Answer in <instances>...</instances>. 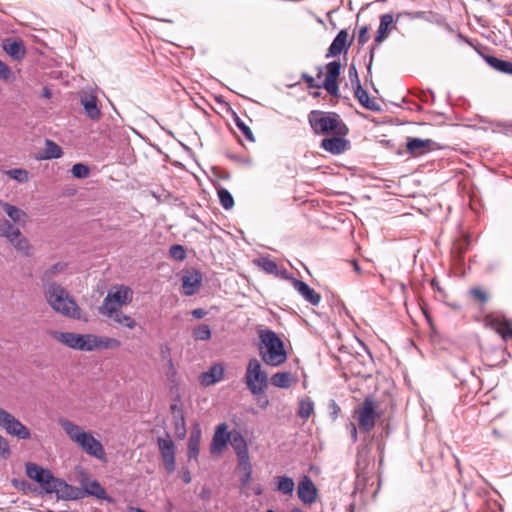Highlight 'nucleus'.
<instances>
[{
  "instance_id": "f257e3e1",
  "label": "nucleus",
  "mask_w": 512,
  "mask_h": 512,
  "mask_svg": "<svg viewBox=\"0 0 512 512\" xmlns=\"http://www.w3.org/2000/svg\"><path fill=\"white\" fill-rule=\"evenodd\" d=\"M58 423L69 439L78 445L85 453L100 460L104 459L105 451L103 445L91 432L85 431L81 426L66 418H60Z\"/></svg>"
},
{
  "instance_id": "f03ea898",
  "label": "nucleus",
  "mask_w": 512,
  "mask_h": 512,
  "mask_svg": "<svg viewBox=\"0 0 512 512\" xmlns=\"http://www.w3.org/2000/svg\"><path fill=\"white\" fill-rule=\"evenodd\" d=\"M45 298L55 312L76 320L83 319L82 309L61 285H45Z\"/></svg>"
},
{
  "instance_id": "7ed1b4c3",
  "label": "nucleus",
  "mask_w": 512,
  "mask_h": 512,
  "mask_svg": "<svg viewBox=\"0 0 512 512\" xmlns=\"http://www.w3.org/2000/svg\"><path fill=\"white\" fill-rule=\"evenodd\" d=\"M259 356L269 366L278 367L286 362L287 353L283 341L272 330L264 329L259 333Z\"/></svg>"
},
{
  "instance_id": "20e7f679",
  "label": "nucleus",
  "mask_w": 512,
  "mask_h": 512,
  "mask_svg": "<svg viewBox=\"0 0 512 512\" xmlns=\"http://www.w3.org/2000/svg\"><path fill=\"white\" fill-rule=\"evenodd\" d=\"M308 121L314 133L318 135L336 134L344 136L348 133V128L340 116L333 112L311 111L308 115Z\"/></svg>"
},
{
  "instance_id": "39448f33",
  "label": "nucleus",
  "mask_w": 512,
  "mask_h": 512,
  "mask_svg": "<svg viewBox=\"0 0 512 512\" xmlns=\"http://www.w3.org/2000/svg\"><path fill=\"white\" fill-rule=\"evenodd\" d=\"M244 382L252 395H259L268 388V374L257 358L249 359L245 371Z\"/></svg>"
},
{
  "instance_id": "423d86ee",
  "label": "nucleus",
  "mask_w": 512,
  "mask_h": 512,
  "mask_svg": "<svg viewBox=\"0 0 512 512\" xmlns=\"http://www.w3.org/2000/svg\"><path fill=\"white\" fill-rule=\"evenodd\" d=\"M133 298V291L131 288L119 285L110 290L104 298L102 305L99 307V312L111 309H121L131 303Z\"/></svg>"
},
{
  "instance_id": "0eeeda50",
  "label": "nucleus",
  "mask_w": 512,
  "mask_h": 512,
  "mask_svg": "<svg viewBox=\"0 0 512 512\" xmlns=\"http://www.w3.org/2000/svg\"><path fill=\"white\" fill-rule=\"evenodd\" d=\"M377 404L371 397L365 398L361 407L355 409L354 414L358 420V425L361 430L370 432L380 417L376 411Z\"/></svg>"
},
{
  "instance_id": "6e6552de",
  "label": "nucleus",
  "mask_w": 512,
  "mask_h": 512,
  "mask_svg": "<svg viewBox=\"0 0 512 512\" xmlns=\"http://www.w3.org/2000/svg\"><path fill=\"white\" fill-rule=\"evenodd\" d=\"M0 427L11 436L26 440L31 437L30 430L10 412L0 407Z\"/></svg>"
},
{
  "instance_id": "1a4fd4ad",
  "label": "nucleus",
  "mask_w": 512,
  "mask_h": 512,
  "mask_svg": "<svg viewBox=\"0 0 512 512\" xmlns=\"http://www.w3.org/2000/svg\"><path fill=\"white\" fill-rule=\"evenodd\" d=\"M46 493H55L58 499L63 500H78L84 497V492L81 488L72 486L59 478H53L50 487Z\"/></svg>"
},
{
  "instance_id": "9d476101",
  "label": "nucleus",
  "mask_w": 512,
  "mask_h": 512,
  "mask_svg": "<svg viewBox=\"0 0 512 512\" xmlns=\"http://www.w3.org/2000/svg\"><path fill=\"white\" fill-rule=\"evenodd\" d=\"M340 70L341 64L339 61H332L326 65V77L322 87L332 96H337L339 92L338 78Z\"/></svg>"
},
{
  "instance_id": "9b49d317",
  "label": "nucleus",
  "mask_w": 512,
  "mask_h": 512,
  "mask_svg": "<svg viewBox=\"0 0 512 512\" xmlns=\"http://www.w3.org/2000/svg\"><path fill=\"white\" fill-rule=\"evenodd\" d=\"M26 474L30 479L39 483L45 492L48 490V487H50L54 478L50 470L44 469L35 463L26 464Z\"/></svg>"
},
{
  "instance_id": "f8f14e48",
  "label": "nucleus",
  "mask_w": 512,
  "mask_h": 512,
  "mask_svg": "<svg viewBox=\"0 0 512 512\" xmlns=\"http://www.w3.org/2000/svg\"><path fill=\"white\" fill-rule=\"evenodd\" d=\"M297 494H298L299 499L304 504L310 505V504H313L314 502H316L317 497H318V490H317L316 485L314 484V482L312 481V479L309 476L304 475L300 479V481L298 483Z\"/></svg>"
},
{
  "instance_id": "ddd939ff",
  "label": "nucleus",
  "mask_w": 512,
  "mask_h": 512,
  "mask_svg": "<svg viewBox=\"0 0 512 512\" xmlns=\"http://www.w3.org/2000/svg\"><path fill=\"white\" fill-rule=\"evenodd\" d=\"M157 444L165 469L168 472H173L175 470L174 442L170 438H158Z\"/></svg>"
},
{
  "instance_id": "4468645a",
  "label": "nucleus",
  "mask_w": 512,
  "mask_h": 512,
  "mask_svg": "<svg viewBox=\"0 0 512 512\" xmlns=\"http://www.w3.org/2000/svg\"><path fill=\"white\" fill-rule=\"evenodd\" d=\"M232 433L233 432H228V426L226 423L218 425L210 445L211 454H220L230 442Z\"/></svg>"
},
{
  "instance_id": "2eb2a0df",
  "label": "nucleus",
  "mask_w": 512,
  "mask_h": 512,
  "mask_svg": "<svg viewBox=\"0 0 512 512\" xmlns=\"http://www.w3.org/2000/svg\"><path fill=\"white\" fill-rule=\"evenodd\" d=\"M202 283V274L197 270H189L182 276V289L186 296L196 294Z\"/></svg>"
},
{
  "instance_id": "dca6fc26",
  "label": "nucleus",
  "mask_w": 512,
  "mask_h": 512,
  "mask_svg": "<svg viewBox=\"0 0 512 512\" xmlns=\"http://www.w3.org/2000/svg\"><path fill=\"white\" fill-rule=\"evenodd\" d=\"M352 43V39H349L348 32L346 30H341L336 37L334 38L333 42L331 43L330 47L328 48V52L326 54V57H334L342 52H347L349 46Z\"/></svg>"
},
{
  "instance_id": "f3484780",
  "label": "nucleus",
  "mask_w": 512,
  "mask_h": 512,
  "mask_svg": "<svg viewBox=\"0 0 512 512\" xmlns=\"http://www.w3.org/2000/svg\"><path fill=\"white\" fill-rule=\"evenodd\" d=\"M100 314L103 316L112 319L119 326L134 329L136 327V321L130 315L125 314L121 309H109L106 311H101Z\"/></svg>"
},
{
  "instance_id": "a211bd4d",
  "label": "nucleus",
  "mask_w": 512,
  "mask_h": 512,
  "mask_svg": "<svg viewBox=\"0 0 512 512\" xmlns=\"http://www.w3.org/2000/svg\"><path fill=\"white\" fill-rule=\"evenodd\" d=\"M52 337L65 346L81 351L83 334L73 332H58L51 333Z\"/></svg>"
},
{
  "instance_id": "6ab92c4d",
  "label": "nucleus",
  "mask_w": 512,
  "mask_h": 512,
  "mask_svg": "<svg viewBox=\"0 0 512 512\" xmlns=\"http://www.w3.org/2000/svg\"><path fill=\"white\" fill-rule=\"evenodd\" d=\"M293 288L310 304L316 306L321 301V296L304 281L293 279Z\"/></svg>"
},
{
  "instance_id": "aec40b11",
  "label": "nucleus",
  "mask_w": 512,
  "mask_h": 512,
  "mask_svg": "<svg viewBox=\"0 0 512 512\" xmlns=\"http://www.w3.org/2000/svg\"><path fill=\"white\" fill-rule=\"evenodd\" d=\"M202 437V430L198 423L193 425L189 441H188V452L187 456L189 460H198L200 452V442Z\"/></svg>"
},
{
  "instance_id": "412c9836",
  "label": "nucleus",
  "mask_w": 512,
  "mask_h": 512,
  "mask_svg": "<svg viewBox=\"0 0 512 512\" xmlns=\"http://www.w3.org/2000/svg\"><path fill=\"white\" fill-rule=\"evenodd\" d=\"M224 366L220 363L212 365L208 371L200 375V382L203 386H210L222 380L224 376Z\"/></svg>"
},
{
  "instance_id": "4be33fe9",
  "label": "nucleus",
  "mask_w": 512,
  "mask_h": 512,
  "mask_svg": "<svg viewBox=\"0 0 512 512\" xmlns=\"http://www.w3.org/2000/svg\"><path fill=\"white\" fill-rule=\"evenodd\" d=\"M2 47L14 60H21L26 54V49L22 41L6 39L3 41Z\"/></svg>"
},
{
  "instance_id": "5701e85b",
  "label": "nucleus",
  "mask_w": 512,
  "mask_h": 512,
  "mask_svg": "<svg viewBox=\"0 0 512 512\" xmlns=\"http://www.w3.org/2000/svg\"><path fill=\"white\" fill-rule=\"evenodd\" d=\"M321 147L324 150L337 155L346 150L347 141L341 137L325 138L321 142Z\"/></svg>"
},
{
  "instance_id": "b1692460",
  "label": "nucleus",
  "mask_w": 512,
  "mask_h": 512,
  "mask_svg": "<svg viewBox=\"0 0 512 512\" xmlns=\"http://www.w3.org/2000/svg\"><path fill=\"white\" fill-rule=\"evenodd\" d=\"M355 97L358 99L360 104L365 107L366 109H369L371 111H378L380 110V106L377 103V101L373 98H370L367 91L364 90L360 83H358V86L355 87Z\"/></svg>"
},
{
  "instance_id": "393cba45",
  "label": "nucleus",
  "mask_w": 512,
  "mask_h": 512,
  "mask_svg": "<svg viewBox=\"0 0 512 512\" xmlns=\"http://www.w3.org/2000/svg\"><path fill=\"white\" fill-rule=\"evenodd\" d=\"M81 104L85 110L86 115L91 120H97L100 117V110L97 106V98L93 95H86L81 98Z\"/></svg>"
},
{
  "instance_id": "a878e982",
  "label": "nucleus",
  "mask_w": 512,
  "mask_h": 512,
  "mask_svg": "<svg viewBox=\"0 0 512 512\" xmlns=\"http://www.w3.org/2000/svg\"><path fill=\"white\" fill-rule=\"evenodd\" d=\"M275 490L284 495H292L295 490V482L288 476L274 477Z\"/></svg>"
},
{
  "instance_id": "bb28decb",
  "label": "nucleus",
  "mask_w": 512,
  "mask_h": 512,
  "mask_svg": "<svg viewBox=\"0 0 512 512\" xmlns=\"http://www.w3.org/2000/svg\"><path fill=\"white\" fill-rule=\"evenodd\" d=\"M81 484L83 486L82 491L84 492V496H86V495L95 496L98 499H104L106 497V492L98 481L82 480Z\"/></svg>"
},
{
  "instance_id": "cd10ccee",
  "label": "nucleus",
  "mask_w": 512,
  "mask_h": 512,
  "mask_svg": "<svg viewBox=\"0 0 512 512\" xmlns=\"http://www.w3.org/2000/svg\"><path fill=\"white\" fill-rule=\"evenodd\" d=\"M393 23V16L391 14H384L380 18V24L375 37V44L379 45L388 35V28Z\"/></svg>"
},
{
  "instance_id": "c85d7f7f",
  "label": "nucleus",
  "mask_w": 512,
  "mask_h": 512,
  "mask_svg": "<svg viewBox=\"0 0 512 512\" xmlns=\"http://www.w3.org/2000/svg\"><path fill=\"white\" fill-rule=\"evenodd\" d=\"M486 62L495 70L504 74L512 75V62L499 59L494 56L485 57Z\"/></svg>"
},
{
  "instance_id": "c756f323",
  "label": "nucleus",
  "mask_w": 512,
  "mask_h": 512,
  "mask_svg": "<svg viewBox=\"0 0 512 512\" xmlns=\"http://www.w3.org/2000/svg\"><path fill=\"white\" fill-rule=\"evenodd\" d=\"M63 155L62 148L54 141L47 139L45 141V148L42 152L41 159H57Z\"/></svg>"
},
{
  "instance_id": "7c9ffc66",
  "label": "nucleus",
  "mask_w": 512,
  "mask_h": 512,
  "mask_svg": "<svg viewBox=\"0 0 512 512\" xmlns=\"http://www.w3.org/2000/svg\"><path fill=\"white\" fill-rule=\"evenodd\" d=\"M230 444L237 456L249 454L246 440L239 432L232 433Z\"/></svg>"
},
{
  "instance_id": "2f4dec72",
  "label": "nucleus",
  "mask_w": 512,
  "mask_h": 512,
  "mask_svg": "<svg viewBox=\"0 0 512 512\" xmlns=\"http://www.w3.org/2000/svg\"><path fill=\"white\" fill-rule=\"evenodd\" d=\"M1 206L4 210V212L7 214V216L15 223H21L24 222V219L26 217V213L21 210L20 208L11 205L6 202H2Z\"/></svg>"
},
{
  "instance_id": "473e14b6",
  "label": "nucleus",
  "mask_w": 512,
  "mask_h": 512,
  "mask_svg": "<svg viewBox=\"0 0 512 512\" xmlns=\"http://www.w3.org/2000/svg\"><path fill=\"white\" fill-rule=\"evenodd\" d=\"M67 268V264L65 262H57L51 266H49L42 275V281L50 284L49 282L58 274L63 273Z\"/></svg>"
},
{
  "instance_id": "72a5a7b5",
  "label": "nucleus",
  "mask_w": 512,
  "mask_h": 512,
  "mask_svg": "<svg viewBox=\"0 0 512 512\" xmlns=\"http://www.w3.org/2000/svg\"><path fill=\"white\" fill-rule=\"evenodd\" d=\"M271 384L277 388H289L292 383V375L290 372H277L272 375Z\"/></svg>"
},
{
  "instance_id": "f704fd0d",
  "label": "nucleus",
  "mask_w": 512,
  "mask_h": 512,
  "mask_svg": "<svg viewBox=\"0 0 512 512\" xmlns=\"http://www.w3.org/2000/svg\"><path fill=\"white\" fill-rule=\"evenodd\" d=\"M21 231L14 227L9 221L4 220L1 224V235L5 237L10 243L19 238Z\"/></svg>"
},
{
  "instance_id": "c9c22d12",
  "label": "nucleus",
  "mask_w": 512,
  "mask_h": 512,
  "mask_svg": "<svg viewBox=\"0 0 512 512\" xmlns=\"http://www.w3.org/2000/svg\"><path fill=\"white\" fill-rule=\"evenodd\" d=\"M13 247L20 253H22L25 256L31 255L32 246L29 243V240L20 234L19 238H16L11 242Z\"/></svg>"
},
{
  "instance_id": "e433bc0d",
  "label": "nucleus",
  "mask_w": 512,
  "mask_h": 512,
  "mask_svg": "<svg viewBox=\"0 0 512 512\" xmlns=\"http://www.w3.org/2000/svg\"><path fill=\"white\" fill-rule=\"evenodd\" d=\"M175 435L179 439H184L186 436V423L182 410H178V415L174 418Z\"/></svg>"
},
{
  "instance_id": "4c0bfd02",
  "label": "nucleus",
  "mask_w": 512,
  "mask_h": 512,
  "mask_svg": "<svg viewBox=\"0 0 512 512\" xmlns=\"http://www.w3.org/2000/svg\"><path fill=\"white\" fill-rule=\"evenodd\" d=\"M314 411V403L310 398L299 401L298 415L302 419H308Z\"/></svg>"
},
{
  "instance_id": "58836bf2",
  "label": "nucleus",
  "mask_w": 512,
  "mask_h": 512,
  "mask_svg": "<svg viewBox=\"0 0 512 512\" xmlns=\"http://www.w3.org/2000/svg\"><path fill=\"white\" fill-rule=\"evenodd\" d=\"M192 336L195 340L207 341L211 338L210 327L207 324H201L193 329Z\"/></svg>"
},
{
  "instance_id": "ea45409f",
  "label": "nucleus",
  "mask_w": 512,
  "mask_h": 512,
  "mask_svg": "<svg viewBox=\"0 0 512 512\" xmlns=\"http://www.w3.org/2000/svg\"><path fill=\"white\" fill-rule=\"evenodd\" d=\"M5 174L19 183H26L29 180V173L25 169L15 168L5 171Z\"/></svg>"
},
{
  "instance_id": "a19ab883",
  "label": "nucleus",
  "mask_w": 512,
  "mask_h": 512,
  "mask_svg": "<svg viewBox=\"0 0 512 512\" xmlns=\"http://www.w3.org/2000/svg\"><path fill=\"white\" fill-rule=\"evenodd\" d=\"M257 265L266 273L276 274V275L278 274L277 264L273 260H271L267 257H262V258L258 259Z\"/></svg>"
},
{
  "instance_id": "79ce46f5",
  "label": "nucleus",
  "mask_w": 512,
  "mask_h": 512,
  "mask_svg": "<svg viewBox=\"0 0 512 512\" xmlns=\"http://www.w3.org/2000/svg\"><path fill=\"white\" fill-rule=\"evenodd\" d=\"M121 346V342L111 337L97 336V349H111Z\"/></svg>"
},
{
  "instance_id": "37998d69",
  "label": "nucleus",
  "mask_w": 512,
  "mask_h": 512,
  "mask_svg": "<svg viewBox=\"0 0 512 512\" xmlns=\"http://www.w3.org/2000/svg\"><path fill=\"white\" fill-rule=\"evenodd\" d=\"M218 197L222 207L226 210L231 209L234 206V199L231 193L224 188L218 190Z\"/></svg>"
},
{
  "instance_id": "c03bdc74",
  "label": "nucleus",
  "mask_w": 512,
  "mask_h": 512,
  "mask_svg": "<svg viewBox=\"0 0 512 512\" xmlns=\"http://www.w3.org/2000/svg\"><path fill=\"white\" fill-rule=\"evenodd\" d=\"M97 350V335L83 334L81 351Z\"/></svg>"
},
{
  "instance_id": "a18cd8bd",
  "label": "nucleus",
  "mask_w": 512,
  "mask_h": 512,
  "mask_svg": "<svg viewBox=\"0 0 512 512\" xmlns=\"http://www.w3.org/2000/svg\"><path fill=\"white\" fill-rule=\"evenodd\" d=\"M440 146L433 140L427 139L422 140L418 139V156L422 153H425L426 151H432L439 149Z\"/></svg>"
},
{
  "instance_id": "49530a36",
  "label": "nucleus",
  "mask_w": 512,
  "mask_h": 512,
  "mask_svg": "<svg viewBox=\"0 0 512 512\" xmlns=\"http://www.w3.org/2000/svg\"><path fill=\"white\" fill-rule=\"evenodd\" d=\"M71 172L75 178L83 179L88 177L90 170L85 164L77 163L72 166Z\"/></svg>"
},
{
  "instance_id": "de8ad7c7",
  "label": "nucleus",
  "mask_w": 512,
  "mask_h": 512,
  "mask_svg": "<svg viewBox=\"0 0 512 512\" xmlns=\"http://www.w3.org/2000/svg\"><path fill=\"white\" fill-rule=\"evenodd\" d=\"M169 253L170 256L177 261H183L186 258L185 249L179 244L172 245L169 249Z\"/></svg>"
},
{
  "instance_id": "09e8293b",
  "label": "nucleus",
  "mask_w": 512,
  "mask_h": 512,
  "mask_svg": "<svg viewBox=\"0 0 512 512\" xmlns=\"http://www.w3.org/2000/svg\"><path fill=\"white\" fill-rule=\"evenodd\" d=\"M238 466L241 472H252V465L250 463L249 454L237 456Z\"/></svg>"
},
{
  "instance_id": "8fccbe9b",
  "label": "nucleus",
  "mask_w": 512,
  "mask_h": 512,
  "mask_svg": "<svg viewBox=\"0 0 512 512\" xmlns=\"http://www.w3.org/2000/svg\"><path fill=\"white\" fill-rule=\"evenodd\" d=\"M235 123L248 140L254 141V136L251 129L239 117H236Z\"/></svg>"
},
{
  "instance_id": "3c124183",
  "label": "nucleus",
  "mask_w": 512,
  "mask_h": 512,
  "mask_svg": "<svg viewBox=\"0 0 512 512\" xmlns=\"http://www.w3.org/2000/svg\"><path fill=\"white\" fill-rule=\"evenodd\" d=\"M10 454L8 441L0 435V457L6 458Z\"/></svg>"
},
{
  "instance_id": "603ef678",
  "label": "nucleus",
  "mask_w": 512,
  "mask_h": 512,
  "mask_svg": "<svg viewBox=\"0 0 512 512\" xmlns=\"http://www.w3.org/2000/svg\"><path fill=\"white\" fill-rule=\"evenodd\" d=\"M421 407H422V411H423V416H422L423 420L426 421L428 424L429 422H431L433 420L432 409L426 403H421Z\"/></svg>"
},
{
  "instance_id": "864d4df0",
  "label": "nucleus",
  "mask_w": 512,
  "mask_h": 512,
  "mask_svg": "<svg viewBox=\"0 0 512 512\" xmlns=\"http://www.w3.org/2000/svg\"><path fill=\"white\" fill-rule=\"evenodd\" d=\"M368 40H369L368 27L367 26H363L359 30L358 43L360 45H364Z\"/></svg>"
},
{
  "instance_id": "5fc2aeb1",
  "label": "nucleus",
  "mask_w": 512,
  "mask_h": 512,
  "mask_svg": "<svg viewBox=\"0 0 512 512\" xmlns=\"http://www.w3.org/2000/svg\"><path fill=\"white\" fill-rule=\"evenodd\" d=\"M470 292L474 296V298H476L477 300H479L481 302H486L487 301L486 293L482 289H480V288H473V289H471Z\"/></svg>"
},
{
  "instance_id": "6e6d98bb",
  "label": "nucleus",
  "mask_w": 512,
  "mask_h": 512,
  "mask_svg": "<svg viewBox=\"0 0 512 512\" xmlns=\"http://www.w3.org/2000/svg\"><path fill=\"white\" fill-rule=\"evenodd\" d=\"M11 75V71L9 69V67L0 60V78L1 79H8Z\"/></svg>"
},
{
  "instance_id": "4d7b16f0",
  "label": "nucleus",
  "mask_w": 512,
  "mask_h": 512,
  "mask_svg": "<svg viewBox=\"0 0 512 512\" xmlns=\"http://www.w3.org/2000/svg\"><path fill=\"white\" fill-rule=\"evenodd\" d=\"M302 79L306 82L309 88H320L321 86L317 84L312 76L307 73L302 74Z\"/></svg>"
},
{
  "instance_id": "13d9d810",
  "label": "nucleus",
  "mask_w": 512,
  "mask_h": 512,
  "mask_svg": "<svg viewBox=\"0 0 512 512\" xmlns=\"http://www.w3.org/2000/svg\"><path fill=\"white\" fill-rule=\"evenodd\" d=\"M349 78L351 80V83L354 84V82L356 83V86H358V83H360L359 81V78H358V73H357V70L355 68L354 65H352L350 68H349Z\"/></svg>"
},
{
  "instance_id": "bf43d9fd",
  "label": "nucleus",
  "mask_w": 512,
  "mask_h": 512,
  "mask_svg": "<svg viewBox=\"0 0 512 512\" xmlns=\"http://www.w3.org/2000/svg\"><path fill=\"white\" fill-rule=\"evenodd\" d=\"M497 332L501 335L503 340H507V338L512 337V328H498Z\"/></svg>"
},
{
  "instance_id": "052dcab7",
  "label": "nucleus",
  "mask_w": 512,
  "mask_h": 512,
  "mask_svg": "<svg viewBox=\"0 0 512 512\" xmlns=\"http://www.w3.org/2000/svg\"><path fill=\"white\" fill-rule=\"evenodd\" d=\"M347 427H348V429L350 431L352 441H353V443H355L357 441V439H358V437H357V428H356L354 423H349Z\"/></svg>"
},
{
  "instance_id": "680f3d73",
  "label": "nucleus",
  "mask_w": 512,
  "mask_h": 512,
  "mask_svg": "<svg viewBox=\"0 0 512 512\" xmlns=\"http://www.w3.org/2000/svg\"><path fill=\"white\" fill-rule=\"evenodd\" d=\"M192 316L197 319H201L206 316L207 312L203 308L194 309L191 312Z\"/></svg>"
},
{
  "instance_id": "e2e57ef3",
  "label": "nucleus",
  "mask_w": 512,
  "mask_h": 512,
  "mask_svg": "<svg viewBox=\"0 0 512 512\" xmlns=\"http://www.w3.org/2000/svg\"><path fill=\"white\" fill-rule=\"evenodd\" d=\"M241 483L243 486L247 485L251 479L252 472H242Z\"/></svg>"
},
{
  "instance_id": "0e129e2a",
  "label": "nucleus",
  "mask_w": 512,
  "mask_h": 512,
  "mask_svg": "<svg viewBox=\"0 0 512 512\" xmlns=\"http://www.w3.org/2000/svg\"><path fill=\"white\" fill-rule=\"evenodd\" d=\"M407 148L411 153H414L416 150V138H411L407 142Z\"/></svg>"
},
{
  "instance_id": "69168bd1",
  "label": "nucleus",
  "mask_w": 512,
  "mask_h": 512,
  "mask_svg": "<svg viewBox=\"0 0 512 512\" xmlns=\"http://www.w3.org/2000/svg\"><path fill=\"white\" fill-rule=\"evenodd\" d=\"M469 245V240L468 239H464L462 241V243H459L455 246V249L458 250L459 254H462L464 252V247L463 246H468Z\"/></svg>"
},
{
  "instance_id": "338daca9",
  "label": "nucleus",
  "mask_w": 512,
  "mask_h": 512,
  "mask_svg": "<svg viewBox=\"0 0 512 512\" xmlns=\"http://www.w3.org/2000/svg\"><path fill=\"white\" fill-rule=\"evenodd\" d=\"M181 477L186 484L191 482V474L188 470H183Z\"/></svg>"
},
{
  "instance_id": "774afa93",
  "label": "nucleus",
  "mask_w": 512,
  "mask_h": 512,
  "mask_svg": "<svg viewBox=\"0 0 512 512\" xmlns=\"http://www.w3.org/2000/svg\"><path fill=\"white\" fill-rule=\"evenodd\" d=\"M178 410H181V408H179L177 404L171 405V411L173 414V418H175V415H178Z\"/></svg>"
}]
</instances>
